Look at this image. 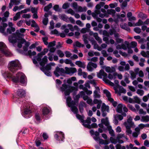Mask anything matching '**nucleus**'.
<instances>
[{
  "label": "nucleus",
  "mask_w": 149,
  "mask_h": 149,
  "mask_svg": "<svg viewBox=\"0 0 149 149\" xmlns=\"http://www.w3.org/2000/svg\"><path fill=\"white\" fill-rule=\"evenodd\" d=\"M2 75L5 79H11L13 82L16 83L20 82L24 84L26 82L25 78H26L24 74L20 72L16 74V76H14L10 72L6 71L2 74Z\"/></svg>",
  "instance_id": "f257e3e1"
},
{
  "label": "nucleus",
  "mask_w": 149,
  "mask_h": 149,
  "mask_svg": "<svg viewBox=\"0 0 149 149\" xmlns=\"http://www.w3.org/2000/svg\"><path fill=\"white\" fill-rule=\"evenodd\" d=\"M8 67L10 71L14 73L19 69H21V65L19 62H17L15 61H12L9 63Z\"/></svg>",
  "instance_id": "f03ea898"
},
{
  "label": "nucleus",
  "mask_w": 149,
  "mask_h": 149,
  "mask_svg": "<svg viewBox=\"0 0 149 149\" xmlns=\"http://www.w3.org/2000/svg\"><path fill=\"white\" fill-rule=\"evenodd\" d=\"M6 45L3 42H0V51L1 52L6 56L10 55V52L8 50Z\"/></svg>",
  "instance_id": "7ed1b4c3"
},
{
  "label": "nucleus",
  "mask_w": 149,
  "mask_h": 149,
  "mask_svg": "<svg viewBox=\"0 0 149 149\" xmlns=\"http://www.w3.org/2000/svg\"><path fill=\"white\" fill-rule=\"evenodd\" d=\"M17 95L20 98H17L13 97V99L15 100H16L17 102L20 103L21 101L20 99H21V98L24 97L26 95V92L25 90L22 89H19L17 91Z\"/></svg>",
  "instance_id": "20e7f679"
},
{
  "label": "nucleus",
  "mask_w": 149,
  "mask_h": 149,
  "mask_svg": "<svg viewBox=\"0 0 149 149\" xmlns=\"http://www.w3.org/2000/svg\"><path fill=\"white\" fill-rule=\"evenodd\" d=\"M20 34H16L15 33H13L12 36H10L9 37V42L13 44H14L17 42V41L21 38L19 36Z\"/></svg>",
  "instance_id": "39448f33"
},
{
  "label": "nucleus",
  "mask_w": 149,
  "mask_h": 149,
  "mask_svg": "<svg viewBox=\"0 0 149 149\" xmlns=\"http://www.w3.org/2000/svg\"><path fill=\"white\" fill-rule=\"evenodd\" d=\"M64 69L62 68H59L58 66L56 67L54 73L55 76L57 77H59L60 75L61 76H63L64 74Z\"/></svg>",
  "instance_id": "423d86ee"
},
{
  "label": "nucleus",
  "mask_w": 149,
  "mask_h": 149,
  "mask_svg": "<svg viewBox=\"0 0 149 149\" xmlns=\"http://www.w3.org/2000/svg\"><path fill=\"white\" fill-rule=\"evenodd\" d=\"M77 90L78 88L75 87L73 86H71L64 91V94L65 96L69 95L70 93L74 91H77Z\"/></svg>",
  "instance_id": "0eeeda50"
},
{
  "label": "nucleus",
  "mask_w": 149,
  "mask_h": 149,
  "mask_svg": "<svg viewBox=\"0 0 149 149\" xmlns=\"http://www.w3.org/2000/svg\"><path fill=\"white\" fill-rule=\"evenodd\" d=\"M103 93L106 95V96L108 98V100L111 102L114 101V99L111 97V94L109 91L107 89H104L103 90Z\"/></svg>",
  "instance_id": "6e6552de"
},
{
  "label": "nucleus",
  "mask_w": 149,
  "mask_h": 149,
  "mask_svg": "<svg viewBox=\"0 0 149 149\" xmlns=\"http://www.w3.org/2000/svg\"><path fill=\"white\" fill-rule=\"evenodd\" d=\"M59 134H60L59 136L57 134H55L54 136V138L57 140L63 141L65 138L64 134L62 132H60Z\"/></svg>",
  "instance_id": "1a4fd4ad"
},
{
  "label": "nucleus",
  "mask_w": 149,
  "mask_h": 149,
  "mask_svg": "<svg viewBox=\"0 0 149 149\" xmlns=\"http://www.w3.org/2000/svg\"><path fill=\"white\" fill-rule=\"evenodd\" d=\"M1 24L2 26H0V32L6 35V33L5 32V31L6 27L8 26V25L6 23H1Z\"/></svg>",
  "instance_id": "9d476101"
},
{
  "label": "nucleus",
  "mask_w": 149,
  "mask_h": 149,
  "mask_svg": "<svg viewBox=\"0 0 149 149\" xmlns=\"http://www.w3.org/2000/svg\"><path fill=\"white\" fill-rule=\"evenodd\" d=\"M102 76H103L104 77H105L106 78H107V74L104 72V70L101 69L100 71L99 74H97V77L101 79L102 78Z\"/></svg>",
  "instance_id": "9b49d317"
},
{
  "label": "nucleus",
  "mask_w": 149,
  "mask_h": 149,
  "mask_svg": "<svg viewBox=\"0 0 149 149\" xmlns=\"http://www.w3.org/2000/svg\"><path fill=\"white\" fill-rule=\"evenodd\" d=\"M47 56H45L42 58L41 61L40 63V65L42 67L45 66V64L47 63Z\"/></svg>",
  "instance_id": "f8f14e48"
},
{
  "label": "nucleus",
  "mask_w": 149,
  "mask_h": 149,
  "mask_svg": "<svg viewBox=\"0 0 149 149\" xmlns=\"http://www.w3.org/2000/svg\"><path fill=\"white\" fill-rule=\"evenodd\" d=\"M26 41V40L22 38L19 39L17 41V47L19 48H21L22 47V44H23Z\"/></svg>",
  "instance_id": "ddd939ff"
},
{
  "label": "nucleus",
  "mask_w": 149,
  "mask_h": 149,
  "mask_svg": "<svg viewBox=\"0 0 149 149\" xmlns=\"http://www.w3.org/2000/svg\"><path fill=\"white\" fill-rule=\"evenodd\" d=\"M31 111L28 108H25L24 110V114L25 115H28V117L30 118L31 116L32 113Z\"/></svg>",
  "instance_id": "4468645a"
},
{
  "label": "nucleus",
  "mask_w": 149,
  "mask_h": 149,
  "mask_svg": "<svg viewBox=\"0 0 149 149\" xmlns=\"http://www.w3.org/2000/svg\"><path fill=\"white\" fill-rule=\"evenodd\" d=\"M101 122L102 124H104L106 126H108L109 124L108 118L107 117H106L105 118H102Z\"/></svg>",
  "instance_id": "2eb2a0df"
},
{
  "label": "nucleus",
  "mask_w": 149,
  "mask_h": 149,
  "mask_svg": "<svg viewBox=\"0 0 149 149\" xmlns=\"http://www.w3.org/2000/svg\"><path fill=\"white\" fill-rule=\"evenodd\" d=\"M101 111H106L107 112H109V106L106 105L104 103H103L101 107Z\"/></svg>",
  "instance_id": "dca6fc26"
},
{
  "label": "nucleus",
  "mask_w": 149,
  "mask_h": 149,
  "mask_svg": "<svg viewBox=\"0 0 149 149\" xmlns=\"http://www.w3.org/2000/svg\"><path fill=\"white\" fill-rule=\"evenodd\" d=\"M92 43L93 44V43H95L94 46V48L95 49H97L99 51H101L102 49L101 47H99L98 45L96 43V41L93 40L92 41Z\"/></svg>",
  "instance_id": "f3484780"
},
{
  "label": "nucleus",
  "mask_w": 149,
  "mask_h": 149,
  "mask_svg": "<svg viewBox=\"0 0 149 149\" xmlns=\"http://www.w3.org/2000/svg\"><path fill=\"white\" fill-rule=\"evenodd\" d=\"M75 63L76 65H77L79 67L84 68H85L84 64L80 61H77L75 62Z\"/></svg>",
  "instance_id": "a211bd4d"
},
{
  "label": "nucleus",
  "mask_w": 149,
  "mask_h": 149,
  "mask_svg": "<svg viewBox=\"0 0 149 149\" xmlns=\"http://www.w3.org/2000/svg\"><path fill=\"white\" fill-rule=\"evenodd\" d=\"M123 104H119L117 106L116 111L118 113H122L123 112Z\"/></svg>",
  "instance_id": "6ab92c4d"
},
{
  "label": "nucleus",
  "mask_w": 149,
  "mask_h": 149,
  "mask_svg": "<svg viewBox=\"0 0 149 149\" xmlns=\"http://www.w3.org/2000/svg\"><path fill=\"white\" fill-rule=\"evenodd\" d=\"M86 103L83 102H80V104L79 106V109L80 112L81 113H82L83 112L84 109L83 108V106L84 105H86Z\"/></svg>",
  "instance_id": "aec40b11"
},
{
  "label": "nucleus",
  "mask_w": 149,
  "mask_h": 149,
  "mask_svg": "<svg viewBox=\"0 0 149 149\" xmlns=\"http://www.w3.org/2000/svg\"><path fill=\"white\" fill-rule=\"evenodd\" d=\"M71 86L68 84H63L62 85V86L61 87V91L62 92H63Z\"/></svg>",
  "instance_id": "412c9836"
},
{
  "label": "nucleus",
  "mask_w": 149,
  "mask_h": 149,
  "mask_svg": "<svg viewBox=\"0 0 149 149\" xmlns=\"http://www.w3.org/2000/svg\"><path fill=\"white\" fill-rule=\"evenodd\" d=\"M51 69V67L50 64H47L45 67H43L41 68V70H49Z\"/></svg>",
  "instance_id": "4be33fe9"
},
{
  "label": "nucleus",
  "mask_w": 149,
  "mask_h": 149,
  "mask_svg": "<svg viewBox=\"0 0 149 149\" xmlns=\"http://www.w3.org/2000/svg\"><path fill=\"white\" fill-rule=\"evenodd\" d=\"M59 17L61 19L67 22L68 18L65 14L60 15H59Z\"/></svg>",
  "instance_id": "5701e85b"
},
{
  "label": "nucleus",
  "mask_w": 149,
  "mask_h": 149,
  "mask_svg": "<svg viewBox=\"0 0 149 149\" xmlns=\"http://www.w3.org/2000/svg\"><path fill=\"white\" fill-rule=\"evenodd\" d=\"M42 112L43 115L45 116L47 115L49 112V111L47 107H44L42 109Z\"/></svg>",
  "instance_id": "b1692460"
},
{
  "label": "nucleus",
  "mask_w": 149,
  "mask_h": 149,
  "mask_svg": "<svg viewBox=\"0 0 149 149\" xmlns=\"http://www.w3.org/2000/svg\"><path fill=\"white\" fill-rule=\"evenodd\" d=\"M36 52L35 51L31 52L30 50H29L27 53H26L25 55L26 56H35L36 55Z\"/></svg>",
  "instance_id": "393cba45"
},
{
  "label": "nucleus",
  "mask_w": 149,
  "mask_h": 149,
  "mask_svg": "<svg viewBox=\"0 0 149 149\" xmlns=\"http://www.w3.org/2000/svg\"><path fill=\"white\" fill-rule=\"evenodd\" d=\"M141 121L142 122H147L149 121V118L148 115H146L145 116H143L141 118Z\"/></svg>",
  "instance_id": "a878e982"
},
{
  "label": "nucleus",
  "mask_w": 149,
  "mask_h": 149,
  "mask_svg": "<svg viewBox=\"0 0 149 149\" xmlns=\"http://www.w3.org/2000/svg\"><path fill=\"white\" fill-rule=\"evenodd\" d=\"M52 7V4L49 3L47 6H45L44 8V11L47 12H48L49 9Z\"/></svg>",
  "instance_id": "bb28decb"
},
{
  "label": "nucleus",
  "mask_w": 149,
  "mask_h": 149,
  "mask_svg": "<svg viewBox=\"0 0 149 149\" xmlns=\"http://www.w3.org/2000/svg\"><path fill=\"white\" fill-rule=\"evenodd\" d=\"M70 107H71V111L73 112L74 113L77 114L78 113V108L76 106H71Z\"/></svg>",
  "instance_id": "cd10ccee"
},
{
  "label": "nucleus",
  "mask_w": 149,
  "mask_h": 149,
  "mask_svg": "<svg viewBox=\"0 0 149 149\" xmlns=\"http://www.w3.org/2000/svg\"><path fill=\"white\" fill-rule=\"evenodd\" d=\"M118 88H119V92H118V93L120 95V93H126V90L122 86H120Z\"/></svg>",
  "instance_id": "c85d7f7f"
},
{
  "label": "nucleus",
  "mask_w": 149,
  "mask_h": 149,
  "mask_svg": "<svg viewBox=\"0 0 149 149\" xmlns=\"http://www.w3.org/2000/svg\"><path fill=\"white\" fill-rule=\"evenodd\" d=\"M76 117L77 119L81 120V122L83 123V120H84V115L81 116L78 114H77L76 115Z\"/></svg>",
  "instance_id": "c756f323"
},
{
  "label": "nucleus",
  "mask_w": 149,
  "mask_h": 149,
  "mask_svg": "<svg viewBox=\"0 0 149 149\" xmlns=\"http://www.w3.org/2000/svg\"><path fill=\"white\" fill-rule=\"evenodd\" d=\"M121 27L122 29H125L127 31H130V28L127 26V24L126 23H125L124 25L122 26H121Z\"/></svg>",
  "instance_id": "7c9ffc66"
},
{
  "label": "nucleus",
  "mask_w": 149,
  "mask_h": 149,
  "mask_svg": "<svg viewBox=\"0 0 149 149\" xmlns=\"http://www.w3.org/2000/svg\"><path fill=\"white\" fill-rule=\"evenodd\" d=\"M132 117L130 116L127 119V122L129 124V125L131 126H132L134 125V123L132 122Z\"/></svg>",
  "instance_id": "2f4dec72"
},
{
  "label": "nucleus",
  "mask_w": 149,
  "mask_h": 149,
  "mask_svg": "<svg viewBox=\"0 0 149 149\" xmlns=\"http://www.w3.org/2000/svg\"><path fill=\"white\" fill-rule=\"evenodd\" d=\"M98 92L97 90H95L93 92L94 97L95 98H99L100 97V95L98 93Z\"/></svg>",
  "instance_id": "473e14b6"
},
{
  "label": "nucleus",
  "mask_w": 149,
  "mask_h": 149,
  "mask_svg": "<svg viewBox=\"0 0 149 149\" xmlns=\"http://www.w3.org/2000/svg\"><path fill=\"white\" fill-rule=\"evenodd\" d=\"M57 53L60 57L62 58L64 56V53L60 50H58L57 51Z\"/></svg>",
  "instance_id": "72a5a7b5"
},
{
  "label": "nucleus",
  "mask_w": 149,
  "mask_h": 149,
  "mask_svg": "<svg viewBox=\"0 0 149 149\" xmlns=\"http://www.w3.org/2000/svg\"><path fill=\"white\" fill-rule=\"evenodd\" d=\"M91 118L90 117H88L87 118V119L86 120H83V123L82 124H85V123H87L88 124H90L91 123Z\"/></svg>",
  "instance_id": "f704fd0d"
},
{
  "label": "nucleus",
  "mask_w": 149,
  "mask_h": 149,
  "mask_svg": "<svg viewBox=\"0 0 149 149\" xmlns=\"http://www.w3.org/2000/svg\"><path fill=\"white\" fill-rule=\"evenodd\" d=\"M107 13L109 15L111 14H115L116 13V11L113 9H108L107 10Z\"/></svg>",
  "instance_id": "c9c22d12"
},
{
  "label": "nucleus",
  "mask_w": 149,
  "mask_h": 149,
  "mask_svg": "<svg viewBox=\"0 0 149 149\" xmlns=\"http://www.w3.org/2000/svg\"><path fill=\"white\" fill-rule=\"evenodd\" d=\"M45 74L48 76H51L52 74L49 70H41Z\"/></svg>",
  "instance_id": "e433bc0d"
},
{
  "label": "nucleus",
  "mask_w": 149,
  "mask_h": 149,
  "mask_svg": "<svg viewBox=\"0 0 149 149\" xmlns=\"http://www.w3.org/2000/svg\"><path fill=\"white\" fill-rule=\"evenodd\" d=\"M72 98L71 97L69 96L66 99V102L67 104L68 105L69 107H70L71 105L69 104V103L71 101Z\"/></svg>",
  "instance_id": "4c0bfd02"
},
{
  "label": "nucleus",
  "mask_w": 149,
  "mask_h": 149,
  "mask_svg": "<svg viewBox=\"0 0 149 149\" xmlns=\"http://www.w3.org/2000/svg\"><path fill=\"white\" fill-rule=\"evenodd\" d=\"M125 74H127V75L125 76L124 80L127 84H129L130 82V81H129L128 79V77L129 76V74L127 73H126Z\"/></svg>",
  "instance_id": "58836bf2"
},
{
  "label": "nucleus",
  "mask_w": 149,
  "mask_h": 149,
  "mask_svg": "<svg viewBox=\"0 0 149 149\" xmlns=\"http://www.w3.org/2000/svg\"><path fill=\"white\" fill-rule=\"evenodd\" d=\"M75 45L76 46L79 47H83L84 46L83 44H81L78 41H77L75 42Z\"/></svg>",
  "instance_id": "ea45409f"
},
{
  "label": "nucleus",
  "mask_w": 149,
  "mask_h": 149,
  "mask_svg": "<svg viewBox=\"0 0 149 149\" xmlns=\"http://www.w3.org/2000/svg\"><path fill=\"white\" fill-rule=\"evenodd\" d=\"M116 32V31L114 28L110 29L109 31V34L110 36H112L113 34H114V33Z\"/></svg>",
  "instance_id": "a19ab883"
},
{
  "label": "nucleus",
  "mask_w": 149,
  "mask_h": 149,
  "mask_svg": "<svg viewBox=\"0 0 149 149\" xmlns=\"http://www.w3.org/2000/svg\"><path fill=\"white\" fill-rule=\"evenodd\" d=\"M110 141L112 143L114 144H116L117 142V139H115L112 137L110 138Z\"/></svg>",
  "instance_id": "79ce46f5"
},
{
  "label": "nucleus",
  "mask_w": 149,
  "mask_h": 149,
  "mask_svg": "<svg viewBox=\"0 0 149 149\" xmlns=\"http://www.w3.org/2000/svg\"><path fill=\"white\" fill-rule=\"evenodd\" d=\"M53 9L56 11L59 12L60 9L59 8V6L58 5H55L53 7Z\"/></svg>",
  "instance_id": "37998d69"
},
{
  "label": "nucleus",
  "mask_w": 149,
  "mask_h": 149,
  "mask_svg": "<svg viewBox=\"0 0 149 149\" xmlns=\"http://www.w3.org/2000/svg\"><path fill=\"white\" fill-rule=\"evenodd\" d=\"M20 1V0H10V2L14 3L16 5H18Z\"/></svg>",
  "instance_id": "c03bdc74"
},
{
  "label": "nucleus",
  "mask_w": 149,
  "mask_h": 149,
  "mask_svg": "<svg viewBox=\"0 0 149 149\" xmlns=\"http://www.w3.org/2000/svg\"><path fill=\"white\" fill-rule=\"evenodd\" d=\"M134 99L135 102L138 104H140L141 102V100L137 96H134Z\"/></svg>",
  "instance_id": "a18cd8bd"
},
{
  "label": "nucleus",
  "mask_w": 149,
  "mask_h": 149,
  "mask_svg": "<svg viewBox=\"0 0 149 149\" xmlns=\"http://www.w3.org/2000/svg\"><path fill=\"white\" fill-rule=\"evenodd\" d=\"M56 45V41H54L49 43L48 45V47H50L54 46Z\"/></svg>",
  "instance_id": "49530a36"
},
{
  "label": "nucleus",
  "mask_w": 149,
  "mask_h": 149,
  "mask_svg": "<svg viewBox=\"0 0 149 149\" xmlns=\"http://www.w3.org/2000/svg\"><path fill=\"white\" fill-rule=\"evenodd\" d=\"M42 40L44 44L45 45H47L48 44V42L47 40H48V38L47 37H45L42 38Z\"/></svg>",
  "instance_id": "de8ad7c7"
},
{
  "label": "nucleus",
  "mask_w": 149,
  "mask_h": 149,
  "mask_svg": "<svg viewBox=\"0 0 149 149\" xmlns=\"http://www.w3.org/2000/svg\"><path fill=\"white\" fill-rule=\"evenodd\" d=\"M65 70H64V74H68L70 73V68L65 67Z\"/></svg>",
  "instance_id": "09e8293b"
},
{
  "label": "nucleus",
  "mask_w": 149,
  "mask_h": 149,
  "mask_svg": "<svg viewBox=\"0 0 149 149\" xmlns=\"http://www.w3.org/2000/svg\"><path fill=\"white\" fill-rule=\"evenodd\" d=\"M143 24V21L140 19H139L137 22L135 24V26H140Z\"/></svg>",
  "instance_id": "8fccbe9b"
},
{
  "label": "nucleus",
  "mask_w": 149,
  "mask_h": 149,
  "mask_svg": "<svg viewBox=\"0 0 149 149\" xmlns=\"http://www.w3.org/2000/svg\"><path fill=\"white\" fill-rule=\"evenodd\" d=\"M31 22L32 23V24H31V26L32 27H38V26L37 24L36 23L35 21L33 20L31 21Z\"/></svg>",
  "instance_id": "3c124183"
},
{
  "label": "nucleus",
  "mask_w": 149,
  "mask_h": 149,
  "mask_svg": "<svg viewBox=\"0 0 149 149\" xmlns=\"http://www.w3.org/2000/svg\"><path fill=\"white\" fill-rule=\"evenodd\" d=\"M50 26L49 27V29H53L54 28V23L53 20H52L50 22Z\"/></svg>",
  "instance_id": "603ef678"
},
{
  "label": "nucleus",
  "mask_w": 149,
  "mask_h": 149,
  "mask_svg": "<svg viewBox=\"0 0 149 149\" xmlns=\"http://www.w3.org/2000/svg\"><path fill=\"white\" fill-rule=\"evenodd\" d=\"M134 31L137 33H140L141 32V29L138 27H136L134 28Z\"/></svg>",
  "instance_id": "864d4df0"
},
{
  "label": "nucleus",
  "mask_w": 149,
  "mask_h": 149,
  "mask_svg": "<svg viewBox=\"0 0 149 149\" xmlns=\"http://www.w3.org/2000/svg\"><path fill=\"white\" fill-rule=\"evenodd\" d=\"M67 13L68 14H70L72 15H74L75 14L74 11L71 8H69L67 11Z\"/></svg>",
  "instance_id": "5fc2aeb1"
},
{
  "label": "nucleus",
  "mask_w": 149,
  "mask_h": 149,
  "mask_svg": "<svg viewBox=\"0 0 149 149\" xmlns=\"http://www.w3.org/2000/svg\"><path fill=\"white\" fill-rule=\"evenodd\" d=\"M35 118L36 120L39 121L40 120L41 117L40 114L38 113H36L35 115Z\"/></svg>",
  "instance_id": "6e6d98bb"
},
{
  "label": "nucleus",
  "mask_w": 149,
  "mask_h": 149,
  "mask_svg": "<svg viewBox=\"0 0 149 149\" xmlns=\"http://www.w3.org/2000/svg\"><path fill=\"white\" fill-rule=\"evenodd\" d=\"M136 93L140 96H142L144 94V91L142 90L138 89Z\"/></svg>",
  "instance_id": "4d7b16f0"
},
{
  "label": "nucleus",
  "mask_w": 149,
  "mask_h": 149,
  "mask_svg": "<svg viewBox=\"0 0 149 149\" xmlns=\"http://www.w3.org/2000/svg\"><path fill=\"white\" fill-rule=\"evenodd\" d=\"M48 21V18H45L43 19L42 20V23L44 25H46Z\"/></svg>",
  "instance_id": "13d9d810"
},
{
  "label": "nucleus",
  "mask_w": 149,
  "mask_h": 149,
  "mask_svg": "<svg viewBox=\"0 0 149 149\" xmlns=\"http://www.w3.org/2000/svg\"><path fill=\"white\" fill-rule=\"evenodd\" d=\"M131 47L133 48L135 47L137 45V43L135 41H132L131 43Z\"/></svg>",
  "instance_id": "bf43d9fd"
},
{
  "label": "nucleus",
  "mask_w": 149,
  "mask_h": 149,
  "mask_svg": "<svg viewBox=\"0 0 149 149\" xmlns=\"http://www.w3.org/2000/svg\"><path fill=\"white\" fill-rule=\"evenodd\" d=\"M127 107L129 108V109H130L132 111H136L135 109L132 105L130 104H128L127 105Z\"/></svg>",
  "instance_id": "052dcab7"
},
{
  "label": "nucleus",
  "mask_w": 149,
  "mask_h": 149,
  "mask_svg": "<svg viewBox=\"0 0 149 149\" xmlns=\"http://www.w3.org/2000/svg\"><path fill=\"white\" fill-rule=\"evenodd\" d=\"M131 72H132L130 73L131 74V77L132 79H133L134 78H136L137 74L132 71H131Z\"/></svg>",
  "instance_id": "680f3d73"
},
{
  "label": "nucleus",
  "mask_w": 149,
  "mask_h": 149,
  "mask_svg": "<svg viewBox=\"0 0 149 149\" xmlns=\"http://www.w3.org/2000/svg\"><path fill=\"white\" fill-rule=\"evenodd\" d=\"M77 71L76 69L75 68H70V73L73 74Z\"/></svg>",
  "instance_id": "e2e57ef3"
},
{
  "label": "nucleus",
  "mask_w": 149,
  "mask_h": 149,
  "mask_svg": "<svg viewBox=\"0 0 149 149\" xmlns=\"http://www.w3.org/2000/svg\"><path fill=\"white\" fill-rule=\"evenodd\" d=\"M83 36L84 38L83 41H84L85 44H88V40H87V37L84 35H83Z\"/></svg>",
  "instance_id": "0e129e2a"
},
{
  "label": "nucleus",
  "mask_w": 149,
  "mask_h": 149,
  "mask_svg": "<svg viewBox=\"0 0 149 149\" xmlns=\"http://www.w3.org/2000/svg\"><path fill=\"white\" fill-rule=\"evenodd\" d=\"M69 7V4L68 3H64L63 6L62 8L64 9H66L67 8H68Z\"/></svg>",
  "instance_id": "69168bd1"
},
{
  "label": "nucleus",
  "mask_w": 149,
  "mask_h": 149,
  "mask_svg": "<svg viewBox=\"0 0 149 149\" xmlns=\"http://www.w3.org/2000/svg\"><path fill=\"white\" fill-rule=\"evenodd\" d=\"M65 54L66 56L68 58L69 57L72 55V53L68 51H66L65 52Z\"/></svg>",
  "instance_id": "338daca9"
},
{
  "label": "nucleus",
  "mask_w": 149,
  "mask_h": 149,
  "mask_svg": "<svg viewBox=\"0 0 149 149\" xmlns=\"http://www.w3.org/2000/svg\"><path fill=\"white\" fill-rule=\"evenodd\" d=\"M51 33L52 34H56L57 35L58 34V31L56 29H55L51 31Z\"/></svg>",
  "instance_id": "774afa93"
}]
</instances>
